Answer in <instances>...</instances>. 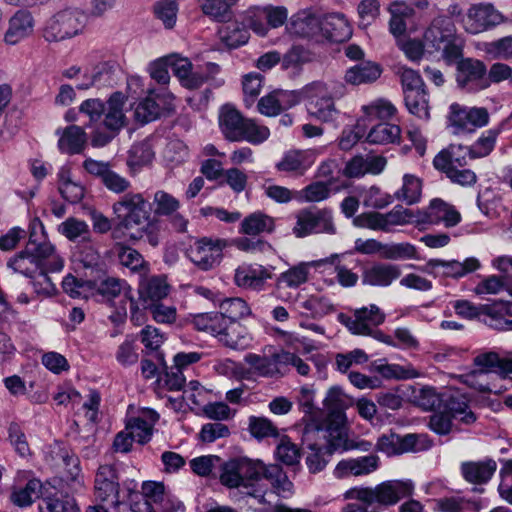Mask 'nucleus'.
I'll list each match as a JSON object with an SVG mask.
<instances>
[{
    "label": "nucleus",
    "mask_w": 512,
    "mask_h": 512,
    "mask_svg": "<svg viewBox=\"0 0 512 512\" xmlns=\"http://www.w3.org/2000/svg\"><path fill=\"white\" fill-rule=\"evenodd\" d=\"M112 208L131 239L146 238L152 246L158 245L159 225L151 218L149 203L141 193H126Z\"/></svg>",
    "instance_id": "obj_1"
},
{
    "label": "nucleus",
    "mask_w": 512,
    "mask_h": 512,
    "mask_svg": "<svg viewBox=\"0 0 512 512\" xmlns=\"http://www.w3.org/2000/svg\"><path fill=\"white\" fill-rule=\"evenodd\" d=\"M411 480H387L374 487L353 488L345 493L346 499H355L368 505L390 507L413 495Z\"/></svg>",
    "instance_id": "obj_2"
},
{
    "label": "nucleus",
    "mask_w": 512,
    "mask_h": 512,
    "mask_svg": "<svg viewBox=\"0 0 512 512\" xmlns=\"http://www.w3.org/2000/svg\"><path fill=\"white\" fill-rule=\"evenodd\" d=\"M512 298V290H510ZM454 309L458 315L466 318L483 316L488 326L497 330H512V299L500 300L490 304L473 305L467 300H457Z\"/></svg>",
    "instance_id": "obj_3"
},
{
    "label": "nucleus",
    "mask_w": 512,
    "mask_h": 512,
    "mask_svg": "<svg viewBox=\"0 0 512 512\" xmlns=\"http://www.w3.org/2000/svg\"><path fill=\"white\" fill-rule=\"evenodd\" d=\"M300 101H306V109L309 116L323 122L331 123L337 120L340 111L336 107L334 96L328 85L323 81H313L306 84L301 90Z\"/></svg>",
    "instance_id": "obj_4"
},
{
    "label": "nucleus",
    "mask_w": 512,
    "mask_h": 512,
    "mask_svg": "<svg viewBox=\"0 0 512 512\" xmlns=\"http://www.w3.org/2000/svg\"><path fill=\"white\" fill-rule=\"evenodd\" d=\"M88 16L79 9H64L55 13L43 30V37L48 42H59L81 34L87 24Z\"/></svg>",
    "instance_id": "obj_5"
},
{
    "label": "nucleus",
    "mask_w": 512,
    "mask_h": 512,
    "mask_svg": "<svg viewBox=\"0 0 512 512\" xmlns=\"http://www.w3.org/2000/svg\"><path fill=\"white\" fill-rule=\"evenodd\" d=\"M192 324L198 331L220 336V341L232 349H243L248 338L240 335V326H228V321L221 313H200L193 317Z\"/></svg>",
    "instance_id": "obj_6"
},
{
    "label": "nucleus",
    "mask_w": 512,
    "mask_h": 512,
    "mask_svg": "<svg viewBox=\"0 0 512 512\" xmlns=\"http://www.w3.org/2000/svg\"><path fill=\"white\" fill-rule=\"evenodd\" d=\"M29 240L25 247V253L32 255L42 267H48L51 271H60L64 261L55 251V247L47 240L44 226L39 220L31 222Z\"/></svg>",
    "instance_id": "obj_7"
},
{
    "label": "nucleus",
    "mask_w": 512,
    "mask_h": 512,
    "mask_svg": "<svg viewBox=\"0 0 512 512\" xmlns=\"http://www.w3.org/2000/svg\"><path fill=\"white\" fill-rule=\"evenodd\" d=\"M448 122L454 134L470 133L488 124L489 113L484 107L469 108L453 103L449 108Z\"/></svg>",
    "instance_id": "obj_8"
},
{
    "label": "nucleus",
    "mask_w": 512,
    "mask_h": 512,
    "mask_svg": "<svg viewBox=\"0 0 512 512\" xmlns=\"http://www.w3.org/2000/svg\"><path fill=\"white\" fill-rule=\"evenodd\" d=\"M137 299L129 295L131 309L150 310L153 319L158 323H174L176 320V308L164 306L161 300L166 297L165 290H137Z\"/></svg>",
    "instance_id": "obj_9"
},
{
    "label": "nucleus",
    "mask_w": 512,
    "mask_h": 512,
    "mask_svg": "<svg viewBox=\"0 0 512 512\" xmlns=\"http://www.w3.org/2000/svg\"><path fill=\"white\" fill-rule=\"evenodd\" d=\"M293 232L297 237H305L311 233L335 234L336 228L331 210L327 208L302 209L297 214Z\"/></svg>",
    "instance_id": "obj_10"
},
{
    "label": "nucleus",
    "mask_w": 512,
    "mask_h": 512,
    "mask_svg": "<svg viewBox=\"0 0 512 512\" xmlns=\"http://www.w3.org/2000/svg\"><path fill=\"white\" fill-rule=\"evenodd\" d=\"M226 240L203 237L187 250L188 258L201 270L207 271L220 264Z\"/></svg>",
    "instance_id": "obj_11"
},
{
    "label": "nucleus",
    "mask_w": 512,
    "mask_h": 512,
    "mask_svg": "<svg viewBox=\"0 0 512 512\" xmlns=\"http://www.w3.org/2000/svg\"><path fill=\"white\" fill-rule=\"evenodd\" d=\"M94 494L99 502L111 503L115 507L125 503V497L120 495L117 469L113 465L105 464L97 469Z\"/></svg>",
    "instance_id": "obj_12"
},
{
    "label": "nucleus",
    "mask_w": 512,
    "mask_h": 512,
    "mask_svg": "<svg viewBox=\"0 0 512 512\" xmlns=\"http://www.w3.org/2000/svg\"><path fill=\"white\" fill-rule=\"evenodd\" d=\"M456 82L468 92H477L488 88L486 65L474 58H465L457 62Z\"/></svg>",
    "instance_id": "obj_13"
},
{
    "label": "nucleus",
    "mask_w": 512,
    "mask_h": 512,
    "mask_svg": "<svg viewBox=\"0 0 512 512\" xmlns=\"http://www.w3.org/2000/svg\"><path fill=\"white\" fill-rule=\"evenodd\" d=\"M417 221L432 225L443 223L445 227L450 228L461 221V215L451 204L435 198L425 210L418 212Z\"/></svg>",
    "instance_id": "obj_14"
},
{
    "label": "nucleus",
    "mask_w": 512,
    "mask_h": 512,
    "mask_svg": "<svg viewBox=\"0 0 512 512\" xmlns=\"http://www.w3.org/2000/svg\"><path fill=\"white\" fill-rule=\"evenodd\" d=\"M299 102L300 94L298 91L276 89L258 100L257 110L264 116L273 117L294 107Z\"/></svg>",
    "instance_id": "obj_15"
},
{
    "label": "nucleus",
    "mask_w": 512,
    "mask_h": 512,
    "mask_svg": "<svg viewBox=\"0 0 512 512\" xmlns=\"http://www.w3.org/2000/svg\"><path fill=\"white\" fill-rule=\"evenodd\" d=\"M339 319L351 333L359 335L369 333V328L382 324L385 320V314L381 312L379 307L372 304L369 307L355 310L353 317L341 314Z\"/></svg>",
    "instance_id": "obj_16"
},
{
    "label": "nucleus",
    "mask_w": 512,
    "mask_h": 512,
    "mask_svg": "<svg viewBox=\"0 0 512 512\" xmlns=\"http://www.w3.org/2000/svg\"><path fill=\"white\" fill-rule=\"evenodd\" d=\"M503 16L491 4L472 5L466 15V30L477 34L500 24Z\"/></svg>",
    "instance_id": "obj_17"
},
{
    "label": "nucleus",
    "mask_w": 512,
    "mask_h": 512,
    "mask_svg": "<svg viewBox=\"0 0 512 512\" xmlns=\"http://www.w3.org/2000/svg\"><path fill=\"white\" fill-rule=\"evenodd\" d=\"M380 459L375 454L357 458L344 459L338 462L334 469L336 478L343 479L351 476H366L379 468Z\"/></svg>",
    "instance_id": "obj_18"
},
{
    "label": "nucleus",
    "mask_w": 512,
    "mask_h": 512,
    "mask_svg": "<svg viewBox=\"0 0 512 512\" xmlns=\"http://www.w3.org/2000/svg\"><path fill=\"white\" fill-rule=\"evenodd\" d=\"M455 38V25L447 16H438L433 19L424 33L427 46L441 50L442 46Z\"/></svg>",
    "instance_id": "obj_19"
},
{
    "label": "nucleus",
    "mask_w": 512,
    "mask_h": 512,
    "mask_svg": "<svg viewBox=\"0 0 512 512\" xmlns=\"http://www.w3.org/2000/svg\"><path fill=\"white\" fill-rule=\"evenodd\" d=\"M159 420V414L150 408L142 409L138 416L131 418L126 424V430L135 437L140 444L151 440L154 426Z\"/></svg>",
    "instance_id": "obj_20"
},
{
    "label": "nucleus",
    "mask_w": 512,
    "mask_h": 512,
    "mask_svg": "<svg viewBox=\"0 0 512 512\" xmlns=\"http://www.w3.org/2000/svg\"><path fill=\"white\" fill-rule=\"evenodd\" d=\"M143 495L157 512H177L183 505L179 501L171 499L165 492V486L161 482L147 481L142 484Z\"/></svg>",
    "instance_id": "obj_21"
},
{
    "label": "nucleus",
    "mask_w": 512,
    "mask_h": 512,
    "mask_svg": "<svg viewBox=\"0 0 512 512\" xmlns=\"http://www.w3.org/2000/svg\"><path fill=\"white\" fill-rule=\"evenodd\" d=\"M497 470V463L492 458L482 461H465L460 465L462 477L471 484L483 485L488 483Z\"/></svg>",
    "instance_id": "obj_22"
},
{
    "label": "nucleus",
    "mask_w": 512,
    "mask_h": 512,
    "mask_svg": "<svg viewBox=\"0 0 512 512\" xmlns=\"http://www.w3.org/2000/svg\"><path fill=\"white\" fill-rule=\"evenodd\" d=\"M321 28V18L311 9L298 11L292 15L287 30L291 35L298 37H312Z\"/></svg>",
    "instance_id": "obj_23"
},
{
    "label": "nucleus",
    "mask_w": 512,
    "mask_h": 512,
    "mask_svg": "<svg viewBox=\"0 0 512 512\" xmlns=\"http://www.w3.org/2000/svg\"><path fill=\"white\" fill-rule=\"evenodd\" d=\"M164 97L157 95L155 98L147 97L140 101L134 109V117L140 124L152 122L162 115L170 114L174 108L171 103H165Z\"/></svg>",
    "instance_id": "obj_24"
},
{
    "label": "nucleus",
    "mask_w": 512,
    "mask_h": 512,
    "mask_svg": "<svg viewBox=\"0 0 512 512\" xmlns=\"http://www.w3.org/2000/svg\"><path fill=\"white\" fill-rule=\"evenodd\" d=\"M34 19L30 11L18 10L9 20V27L4 40L9 45H15L32 34Z\"/></svg>",
    "instance_id": "obj_25"
},
{
    "label": "nucleus",
    "mask_w": 512,
    "mask_h": 512,
    "mask_svg": "<svg viewBox=\"0 0 512 512\" xmlns=\"http://www.w3.org/2000/svg\"><path fill=\"white\" fill-rule=\"evenodd\" d=\"M471 154L469 146L450 144L434 157L433 165L438 171L452 167H464L467 165V160L471 159Z\"/></svg>",
    "instance_id": "obj_26"
},
{
    "label": "nucleus",
    "mask_w": 512,
    "mask_h": 512,
    "mask_svg": "<svg viewBox=\"0 0 512 512\" xmlns=\"http://www.w3.org/2000/svg\"><path fill=\"white\" fill-rule=\"evenodd\" d=\"M29 477L30 472H19L18 478L27 480V482L24 486H15L10 495L12 503L21 508L30 506L34 501L39 499L42 494L41 481L39 479Z\"/></svg>",
    "instance_id": "obj_27"
},
{
    "label": "nucleus",
    "mask_w": 512,
    "mask_h": 512,
    "mask_svg": "<svg viewBox=\"0 0 512 512\" xmlns=\"http://www.w3.org/2000/svg\"><path fill=\"white\" fill-rule=\"evenodd\" d=\"M323 36L335 43L347 41L352 35V29L347 19L342 14H329L321 18Z\"/></svg>",
    "instance_id": "obj_28"
},
{
    "label": "nucleus",
    "mask_w": 512,
    "mask_h": 512,
    "mask_svg": "<svg viewBox=\"0 0 512 512\" xmlns=\"http://www.w3.org/2000/svg\"><path fill=\"white\" fill-rule=\"evenodd\" d=\"M272 274L267 268L259 264H242L235 270L234 280L239 287L256 288L266 284Z\"/></svg>",
    "instance_id": "obj_29"
},
{
    "label": "nucleus",
    "mask_w": 512,
    "mask_h": 512,
    "mask_svg": "<svg viewBox=\"0 0 512 512\" xmlns=\"http://www.w3.org/2000/svg\"><path fill=\"white\" fill-rule=\"evenodd\" d=\"M125 100L126 97L121 92H115L110 96L103 114L104 119L101 123L104 128L112 130L118 134L126 125V117L123 112Z\"/></svg>",
    "instance_id": "obj_30"
},
{
    "label": "nucleus",
    "mask_w": 512,
    "mask_h": 512,
    "mask_svg": "<svg viewBox=\"0 0 512 512\" xmlns=\"http://www.w3.org/2000/svg\"><path fill=\"white\" fill-rule=\"evenodd\" d=\"M201 292L205 298L211 299L215 305H219L220 313L226 320L230 319L235 321L250 314V308L242 298L232 297L221 299L215 296L212 290H201Z\"/></svg>",
    "instance_id": "obj_31"
},
{
    "label": "nucleus",
    "mask_w": 512,
    "mask_h": 512,
    "mask_svg": "<svg viewBox=\"0 0 512 512\" xmlns=\"http://www.w3.org/2000/svg\"><path fill=\"white\" fill-rule=\"evenodd\" d=\"M245 120L246 118L235 108L223 106L219 113V127L224 137L232 142H240Z\"/></svg>",
    "instance_id": "obj_32"
},
{
    "label": "nucleus",
    "mask_w": 512,
    "mask_h": 512,
    "mask_svg": "<svg viewBox=\"0 0 512 512\" xmlns=\"http://www.w3.org/2000/svg\"><path fill=\"white\" fill-rule=\"evenodd\" d=\"M416 436L413 434L401 437L397 434H384L377 441V449L387 455H398L415 450Z\"/></svg>",
    "instance_id": "obj_33"
},
{
    "label": "nucleus",
    "mask_w": 512,
    "mask_h": 512,
    "mask_svg": "<svg viewBox=\"0 0 512 512\" xmlns=\"http://www.w3.org/2000/svg\"><path fill=\"white\" fill-rule=\"evenodd\" d=\"M312 164V154L309 151L290 150L284 153L276 164V169L281 172L303 175Z\"/></svg>",
    "instance_id": "obj_34"
},
{
    "label": "nucleus",
    "mask_w": 512,
    "mask_h": 512,
    "mask_svg": "<svg viewBox=\"0 0 512 512\" xmlns=\"http://www.w3.org/2000/svg\"><path fill=\"white\" fill-rule=\"evenodd\" d=\"M87 134L77 125H71L63 130L58 140V148L62 153L69 155L80 154L86 147Z\"/></svg>",
    "instance_id": "obj_35"
},
{
    "label": "nucleus",
    "mask_w": 512,
    "mask_h": 512,
    "mask_svg": "<svg viewBox=\"0 0 512 512\" xmlns=\"http://www.w3.org/2000/svg\"><path fill=\"white\" fill-rule=\"evenodd\" d=\"M432 267L441 268V274L445 277L460 278L472 273L481 267L480 261L475 257L466 258L463 262L457 260L444 261L434 259L429 262Z\"/></svg>",
    "instance_id": "obj_36"
},
{
    "label": "nucleus",
    "mask_w": 512,
    "mask_h": 512,
    "mask_svg": "<svg viewBox=\"0 0 512 512\" xmlns=\"http://www.w3.org/2000/svg\"><path fill=\"white\" fill-rule=\"evenodd\" d=\"M379 64L363 61L349 68L345 73V81L352 85H361L375 82L381 75Z\"/></svg>",
    "instance_id": "obj_37"
},
{
    "label": "nucleus",
    "mask_w": 512,
    "mask_h": 512,
    "mask_svg": "<svg viewBox=\"0 0 512 512\" xmlns=\"http://www.w3.org/2000/svg\"><path fill=\"white\" fill-rule=\"evenodd\" d=\"M400 275L401 271L396 265L380 263L364 272L363 282L372 286H389Z\"/></svg>",
    "instance_id": "obj_38"
},
{
    "label": "nucleus",
    "mask_w": 512,
    "mask_h": 512,
    "mask_svg": "<svg viewBox=\"0 0 512 512\" xmlns=\"http://www.w3.org/2000/svg\"><path fill=\"white\" fill-rule=\"evenodd\" d=\"M280 356L281 352L274 353L270 356L249 353L245 356V361L252 366L260 376L272 377L280 373V366L283 365Z\"/></svg>",
    "instance_id": "obj_39"
},
{
    "label": "nucleus",
    "mask_w": 512,
    "mask_h": 512,
    "mask_svg": "<svg viewBox=\"0 0 512 512\" xmlns=\"http://www.w3.org/2000/svg\"><path fill=\"white\" fill-rule=\"evenodd\" d=\"M275 228L274 219L262 212L246 216L240 225V233L250 236L271 233Z\"/></svg>",
    "instance_id": "obj_40"
},
{
    "label": "nucleus",
    "mask_w": 512,
    "mask_h": 512,
    "mask_svg": "<svg viewBox=\"0 0 512 512\" xmlns=\"http://www.w3.org/2000/svg\"><path fill=\"white\" fill-rule=\"evenodd\" d=\"M318 435L324 439H326V444L323 445L327 451H330V454L332 455L337 450H344L347 451L346 446H348L351 442V440L347 439L346 433L339 429V428H333L329 430H323V429H313V430H306L305 432V441H308L310 437Z\"/></svg>",
    "instance_id": "obj_41"
},
{
    "label": "nucleus",
    "mask_w": 512,
    "mask_h": 512,
    "mask_svg": "<svg viewBox=\"0 0 512 512\" xmlns=\"http://www.w3.org/2000/svg\"><path fill=\"white\" fill-rule=\"evenodd\" d=\"M264 478L270 482L272 490L276 495L288 498L293 494V483L280 465H268Z\"/></svg>",
    "instance_id": "obj_42"
},
{
    "label": "nucleus",
    "mask_w": 512,
    "mask_h": 512,
    "mask_svg": "<svg viewBox=\"0 0 512 512\" xmlns=\"http://www.w3.org/2000/svg\"><path fill=\"white\" fill-rule=\"evenodd\" d=\"M115 62L107 61L99 63L91 76L87 78V84H78L77 89L87 90L92 86H111L115 82Z\"/></svg>",
    "instance_id": "obj_43"
},
{
    "label": "nucleus",
    "mask_w": 512,
    "mask_h": 512,
    "mask_svg": "<svg viewBox=\"0 0 512 512\" xmlns=\"http://www.w3.org/2000/svg\"><path fill=\"white\" fill-rule=\"evenodd\" d=\"M499 355L494 352H488L480 354L474 358V364L481 369L479 371H473L472 373L465 375V383L469 386L478 389L479 391H486L488 387L483 384H476L475 378L486 375L488 369L498 366Z\"/></svg>",
    "instance_id": "obj_44"
},
{
    "label": "nucleus",
    "mask_w": 512,
    "mask_h": 512,
    "mask_svg": "<svg viewBox=\"0 0 512 512\" xmlns=\"http://www.w3.org/2000/svg\"><path fill=\"white\" fill-rule=\"evenodd\" d=\"M238 0H203L200 7L206 16L218 21L226 22L231 19V8Z\"/></svg>",
    "instance_id": "obj_45"
},
{
    "label": "nucleus",
    "mask_w": 512,
    "mask_h": 512,
    "mask_svg": "<svg viewBox=\"0 0 512 512\" xmlns=\"http://www.w3.org/2000/svg\"><path fill=\"white\" fill-rule=\"evenodd\" d=\"M401 128L398 125L387 122L375 125L367 135V141L371 144L395 143L400 139Z\"/></svg>",
    "instance_id": "obj_46"
},
{
    "label": "nucleus",
    "mask_w": 512,
    "mask_h": 512,
    "mask_svg": "<svg viewBox=\"0 0 512 512\" xmlns=\"http://www.w3.org/2000/svg\"><path fill=\"white\" fill-rule=\"evenodd\" d=\"M349 402L350 400L343 392L342 388L339 386H333L327 391L326 397L323 400V405L329 415L339 419L343 411L348 407Z\"/></svg>",
    "instance_id": "obj_47"
},
{
    "label": "nucleus",
    "mask_w": 512,
    "mask_h": 512,
    "mask_svg": "<svg viewBox=\"0 0 512 512\" xmlns=\"http://www.w3.org/2000/svg\"><path fill=\"white\" fill-rule=\"evenodd\" d=\"M179 0H158L153 7L155 17L162 22L165 29L171 30L177 22Z\"/></svg>",
    "instance_id": "obj_48"
},
{
    "label": "nucleus",
    "mask_w": 512,
    "mask_h": 512,
    "mask_svg": "<svg viewBox=\"0 0 512 512\" xmlns=\"http://www.w3.org/2000/svg\"><path fill=\"white\" fill-rule=\"evenodd\" d=\"M408 111L420 119H429V101L425 89L410 91L404 95Z\"/></svg>",
    "instance_id": "obj_49"
},
{
    "label": "nucleus",
    "mask_w": 512,
    "mask_h": 512,
    "mask_svg": "<svg viewBox=\"0 0 512 512\" xmlns=\"http://www.w3.org/2000/svg\"><path fill=\"white\" fill-rule=\"evenodd\" d=\"M491 264L503 276H489L482 282V288H502L504 286L503 279L512 276V256H498L492 260Z\"/></svg>",
    "instance_id": "obj_50"
},
{
    "label": "nucleus",
    "mask_w": 512,
    "mask_h": 512,
    "mask_svg": "<svg viewBox=\"0 0 512 512\" xmlns=\"http://www.w3.org/2000/svg\"><path fill=\"white\" fill-rule=\"evenodd\" d=\"M307 446L310 451L306 457V465L311 473H318L326 467L332 455L322 444L314 442Z\"/></svg>",
    "instance_id": "obj_51"
},
{
    "label": "nucleus",
    "mask_w": 512,
    "mask_h": 512,
    "mask_svg": "<svg viewBox=\"0 0 512 512\" xmlns=\"http://www.w3.org/2000/svg\"><path fill=\"white\" fill-rule=\"evenodd\" d=\"M422 191L421 180L411 174H405L403 177V186L396 193V198L406 202L408 205L417 203L420 200Z\"/></svg>",
    "instance_id": "obj_52"
},
{
    "label": "nucleus",
    "mask_w": 512,
    "mask_h": 512,
    "mask_svg": "<svg viewBox=\"0 0 512 512\" xmlns=\"http://www.w3.org/2000/svg\"><path fill=\"white\" fill-rule=\"evenodd\" d=\"M219 479L221 484L227 488L243 487L240 458L223 463Z\"/></svg>",
    "instance_id": "obj_53"
},
{
    "label": "nucleus",
    "mask_w": 512,
    "mask_h": 512,
    "mask_svg": "<svg viewBox=\"0 0 512 512\" xmlns=\"http://www.w3.org/2000/svg\"><path fill=\"white\" fill-rule=\"evenodd\" d=\"M243 488L252 486L251 482L258 481L265 477L268 465L260 460H251L248 458H240Z\"/></svg>",
    "instance_id": "obj_54"
},
{
    "label": "nucleus",
    "mask_w": 512,
    "mask_h": 512,
    "mask_svg": "<svg viewBox=\"0 0 512 512\" xmlns=\"http://www.w3.org/2000/svg\"><path fill=\"white\" fill-rule=\"evenodd\" d=\"M502 126L503 124L499 125L497 128L486 131L472 146H469L472 153L471 159L482 158L492 152L496 139L502 130Z\"/></svg>",
    "instance_id": "obj_55"
},
{
    "label": "nucleus",
    "mask_w": 512,
    "mask_h": 512,
    "mask_svg": "<svg viewBox=\"0 0 512 512\" xmlns=\"http://www.w3.org/2000/svg\"><path fill=\"white\" fill-rule=\"evenodd\" d=\"M240 141H247L253 145H259L270 136V130L264 125H259L254 119L246 118L242 127Z\"/></svg>",
    "instance_id": "obj_56"
},
{
    "label": "nucleus",
    "mask_w": 512,
    "mask_h": 512,
    "mask_svg": "<svg viewBox=\"0 0 512 512\" xmlns=\"http://www.w3.org/2000/svg\"><path fill=\"white\" fill-rule=\"evenodd\" d=\"M321 264L320 261L303 262L282 273L279 281L289 287L304 284L309 276V268Z\"/></svg>",
    "instance_id": "obj_57"
},
{
    "label": "nucleus",
    "mask_w": 512,
    "mask_h": 512,
    "mask_svg": "<svg viewBox=\"0 0 512 512\" xmlns=\"http://www.w3.org/2000/svg\"><path fill=\"white\" fill-rule=\"evenodd\" d=\"M8 266L26 277H34L42 267L32 255L25 253V249L11 259Z\"/></svg>",
    "instance_id": "obj_58"
},
{
    "label": "nucleus",
    "mask_w": 512,
    "mask_h": 512,
    "mask_svg": "<svg viewBox=\"0 0 512 512\" xmlns=\"http://www.w3.org/2000/svg\"><path fill=\"white\" fill-rule=\"evenodd\" d=\"M264 77L259 73H249L243 77L244 104L247 108L254 105L263 87Z\"/></svg>",
    "instance_id": "obj_59"
},
{
    "label": "nucleus",
    "mask_w": 512,
    "mask_h": 512,
    "mask_svg": "<svg viewBox=\"0 0 512 512\" xmlns=\"http://www.w3.org/2000/svg\"><path fill=\"white\" fill-rule=\"evenodd\" d=\"M276 458L287 466L299 465L300 449L288 437H282L275 451Z\"/></svg>",
    "instance_id": "obj_60"
},
{
    "label": "nucleus",
    "mask_w": 512,
    "mask_h": 512,
    "mask_svg": "<svg viewBox=\"0 0 512 512\" xmlns=\"http://www.w3.org/2000/svg\"><path fill=\"white\" fill-rule=\"evenodd\" d=\"M154 214L156 216H168L178 211L180 202L166 191H156L153 197Z\"/></svg>",
    "instance_id": "obj_61"
},
{
    "label": "nucleus",
    "mask_w": 512,
    "mask_h": 512,
    "mask_svg": "<svg viewBox=\"0 0 512 512\" xmlns=\"http://www.w3.org/2000/svg\"><path fill=\"white\" fill-rule=\"evenodd\" d=\"M154 158L152 147L147 142H141L132 146L129 151L127 165L134 169L150 164Z\"/></svg>",
    "instance_id": "obj_62"
},
{
    "label": "nucleus",
    "mask_w": 512,
    "mask_h": 512,
    "mask_svg": "<svg viewBox=\"0 0 512 512\" xmlns=\"http://www.w3.org/2000/svg\"><path fill=\"white\" fill-rule=\"evenodd\" d=\"M417 258L418 256L416 247L408 242L385 243L383 259L404 260Z\"/></svg>",
    "instance_id": "obj_63"
},
{
    "label": "nucleus",
    "mask_w": 512,
    "mask_h": 512,
    "mask_svg": "<svg viewBox=\"0 0 512 512\" xmlns=\"http://www.w3.org/2000/svg\"><path fill=\"white\" fill-rule=\"evenodd\" d=\"M249 431L257 439L278 437V428L266 417L251 416L249 418Z\"/></svg>",
    "instance_id": "obj_64"
}]
</instances>
